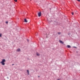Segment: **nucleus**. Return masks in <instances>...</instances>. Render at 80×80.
Instances as JSON below:
<instances>
[{
	"label": "nucleus",
	"instance_id": "nucleus-1",
	"mask_svg": "<svg viewBox=\"0 0 80 80\" xmlns=\"http://www.w3.org/2000/svg\"><path fill=\"white\" fill-rule=\"evenodd\" d=\"M5 60L2 59V61L0 62L2 64V65H5Z\"/></svg>",
	"mask_w": 80,
	"mask_h": 80
},
{
	"label": "nucleus",
	"instance_id": "nucleus-2",
	"mask_svg": "<svg viewBox=\"0 0 80 80\" xmlns=\"http://www.w3.org/2000/svg\"><path fill=\"white\" fill-rule=\"evenodd\" d=\"M42 13L41 12H40L38 13V17H40L41 16V14Z\"/></svg>",
	"mask_w": 80,
	"mask_h": 80
},
{
	"label": "nucleus",
	"instance_id": "nucleus-3",
	"mask_svg": "<svg viewBox=\"0 0 80 80\" xmlns=\"http://www.w3.org/2000/svg\"><path fill=\"white\" fill-rule=\"evenodd\" d=\"M20 49L18 48L16 50V52H20Z\"/></svg>",
	"mask_w": 80,
	"mask_h": 80
},
{
	"label": "nucleus",
	"instance_id": "nucleus-4",
	"mask_svg": "<svg viewBox=\"0 0 80 80\" xmlns=\"http://www.w3.org/2000/svg\"><path fill=\"white\" fill-rule=\"evenodd\" d=\"M24 22H26V23H27V22H28V21L27 20V19H24Z\"/></svg>",
	"mask_w": 80,
	"mask_h": 80
},
{
	"label": "nucleus",
	"instance_id": "nucleus-5",
	"mask_svg": "<svg viewBox=\"0 0 80 80\" xmlns=\"http://www.w3.org/2000/svg\"><path fill=\"white\" fill-rule=\"evenodd\" d=\"M59 42L60 43H62V44H63L64 43L63 42H62V41H60Z\"/></svg>",
	"mask_w": 80,
	"mask_h": 80
},
{
	"label": "nucleus",
	"instance_id": "nucleus-6",
	"mask_svg": "<svg viewBox=\"0 0 80 80\" xmlns=\"http://www.w3.org/2000/svg\"><path fill=\"white\" fill-rule=\"evenodd\" d=\"M67 47L68 48H71V46L70 45H67Z\"/></svg>",
	"mask_w": 80,
	"mask_h": 80
},
{
	"label": "nucleus",
	"instance_id": "nucleus-7",
	"mask_svg": "<svg viewBox=\"0 0 80 80\" xmlns=\"http://www.w3.org/2000/svg\"><path fill=\"white\" fill-rule=\"evenodd\" d=\"M37 56H40V54L38 53H37Z\"/></svg>",
	"mask_w": 80,
	"mask_h": 80
},
{
	"label": "nucleus",
	"instance_id": "nucleus-8",
	"mask_svg": "<svg viewBox=\"0 0 80 80\" xmlns=\"http://www.w3.org/2000/svg\"><path fill=\"white\" fill-rule=\"evenodd\" d=\"M2 33H0V37H2Z\"/></svg>",
	"mask_w": 80,
	"mask_h": 80
},
{
	"label": "nucleus",
	"instance_id": "nucleus-9",
	"mask_svg": "<svg viewBox=\"0 0 80 80\" xmlns=\"http://www.w3.org/2000/svg\"><path fill=\"white\" fill-rule=\"evenodd\" d=\"M8 23V22H7V21H6V24H7V23Z\"/></svg>",
	"mask_w": 80,
	"mask_h": 80
},
{
	"label": "nucleus",
	"instance_id": "nucleus-10",
	"mask_svg": "<svg viewBox=\"0 0 80 80\" xmlns=\"http://www.w3.org/2000/svg\"><path fill=\"white\" fill-rule=\"evenodd\" d=\"M27 71L28 72V73H29V71H28V70H27Z\"/></svg>",
	"mask_w": 80,
	"mask_h": 80
},
{
	"label": "nucleus",
	"instance_id": "nucleus-11",
	"mask_svg": "<svg viewBox=\"0 0 80 80\" xmlns=\"http://www.w3.org/2000/svg\"><path fill=\"white\" fill-rule=\"evenodd\" d=\"M14 1H15L16 2H17V0H14Z\"/></svg>",
	"mask_w": 80,
	"mask_h": 80
},
{
	"label": "nucleus",
	"instance_id": "nucleus-12",
	"mask_svg": "<svg viewBox=\"0 0 80 80\" xmlns=\"http://www.w3.org/2000/svg\"><path fill=\"white\" fill-rule=\"evenodd\" d=\"M61 33V32H58V34H60Z\"/></svg>",
	"mask_w": 80,
	"mask_h": 80
},
{
	"label": "nucleus",
	"instance_id": "nucleus-13",
	"mask_svg": "<svg viewBox=\"0 0 80 80\" xmlns=\"http://www.w3.org/2000/svg\"><path fill=\"white\" fill-rule=\"evenodd\" d=\"M72 15H73V12H72Z\"/></svg>",
	"mask_w": 80,
	"mask_h": 80
},
{
	"label": "nucleus",
	"instance_id": "nucleus-14",
	"mask_svg": "<svg viewBox=\"0 0 80 80\" xmlns=\"http://www.w3.org/2000/svg\"><path fill=\"white\" fill-rule=\"evenodd\" d=\"M77 1H78V2H80V0H77Z\"/></svg>",
	"mask_w": 80,
	"mask_h": 80
},
{
	"label": "nucleus",
	"instance_id": "nucleus-15",
	"mask_svg": "<svg viewBox=\"0 0 80 80\" xmlns=\"http://www.w3.org/2000/svg\"><path fill=\"white\" fill-rule=\"evenodd\" d=\"M27 41H28V42H29V40L27 39Z\"/></svg>",
	"mask_w": 80,
	"mask_h": 80
},
{
	"label": "nucleus",
	"instance_id": "nucleus-16",
	"mask_svg": "<svg viewBox=\"0 0 80 80\" xmlns=\"http://www.w3.org/2000/svg\"><path fill=\"white\" fill-rule=\"evenodd\" d=\"M14 65V64H13L12 65Z\"/></svg>",
	"mask_w": 80,
	"mask_h": 80
},
{
	"label": "nucleus",
	"instance_id": "nucleus-17",
	"mask_svg": "<svg viewBox=\"0 0 80 80\" xmlns=\"http://www.w3.org/2000/svg\"><path fill=\"white\" fill-rule=\"evenodd\" d=\"M28 75H29V73H28Z\"/></svg>",
	"mask_w": 80,
	"mask_h": 80
},
{
	"label": "nucleus",
	"instance_id": "nucleus-18",
	"mask_svg": "<svg viewBox=\"0 0 80 80\" xmlns=\"http://www.w3.org/2000/svg\"><path fill=\"white\" fill-rule=\"evenodd\" d=\"M38 77H39V78L40 77V76H38Z\"/></svg>",
	"mask_w": 80,
	"mask_h": 80
}]
</instances>
